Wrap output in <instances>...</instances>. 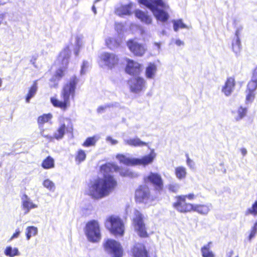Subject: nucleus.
<instances>
[{
    "label": "nucleus",
    "instance_id": "nucleus-35",
    "mask_svg": "<svg viewBox=\"0 0 257 257\" xmlns=\"http://www.w3.org/2000/svg\"><path fill=\"white\" fill-rule=\"evenodd\" d=\"M236 115L234 116L236 121H239L242 119L246 114L247 108L240 106L237 110Z\"/></svg>",
    "mask_w": 257,
    "mask_h": 257
},
{
    "label": "nucleus",
    "instance_id": "nucleus-47",
    "mask_svg": "<svg viewBox=\"0 0 257 257\" xmlns=\"http://www.w3.org/2000/svg\"><path fill=\"white\" fill-rule=\"evenodd\" d=\"M87 66H88L87 62H86L85 61H83L82 65H81V71H80V72L81 74L84 73L85 70H86V68L87 67Z\"/></svg>",
    "mask_w": 257,
    "mask_h": 257
},
{
    "label": "nucleus",
    "instance_id": "nucleus-23",
    "mask_svg": "<svg viewBox=\"0 0 257 257\" xmlns=\"http://www.w3.org/2000/svg\"><path fill=\"white\" fill-rule=\"evenodd\" d=\"M157 69V66L154 63H149L146 68V77L148 79L154 78L155 76Z\"/></svg>",
    "mask_w": 257,
    "mask_h": 257
},
{
    "label": "nucleus",
    "instance_id": "nucleus-22",
    "mask_svg": "<svg viewBox=\"0 0 257 257\" xmlns=\"http://www.w3.org/2000/svg\"><path fill=\"white\" fill-rule=\"evenodd\" d=\"M22 200V207L24 209L26 210V212H28L30 209L34 208L37 206L31 201L28 196L25 194L23 195Z\"/></svg>",
    "mask_w": 257,
    "mask_h": 257
},
{
    "label": "nucleus",
    "instance_id": "nucleus-31",
    "mask_svg": "<svg viewBox=\"0 0 257 257\" xmlns=\"http://www.w3.org/2000/svg\"><path fill=\"white\" fill-rule=\"evenodd\" d=\"M211 243V242H209L207 244L201 247V251L203 257H214L213 253L210 250Z\"/></svg>",
    "mask_w": 257,
    "mask_h": 257
},
{
    "label": "nucleus",
    "instance_id": "nucleus-18",
    "mask_svg": "<svg viewBox=\"0 0 257 257\" xmlns=\"http://www.w3.org/2000/svg\"><path fill=\"white\" fill-rule=\"evenodd\" d=\"M66 126L64 123L61 124L59 127L57 128L56 132L54 134L53 137L49 135H44V129L42 128L41 131V135L45 138L51 140L52 139H55L56 140L61 139L65 135V130Z\"/></svg>",
    "mask_w": 257,
    "mask_h": 257
},
{
    "label": "nucleus",
    "instance_id": "nucleus-17",
    "mask_svg": "<svg viewBox=\"0 0 257 257\" xmlns=\"http://www.w3.org/2000/svg\"><path fill=\"white\" fill-rule=\"evenodd\" d=\"M156 154L154 150H152L148 155H145L141 158H136L135 166H146L151 164L156 158Z\"/></svg>",
    "mask_w": 257,
    "mask_h": 257
},
{
    "label": "nucleus",
    "instance_id": "nucleus-54",
    "mask_svg": "<svg viewBox=\"0 0 257 257\" xmlns=\"http://www.w3.org/2000/svg\"><path fill=\"white\" fill-rule=\"evenodd\" d=\"M233 251L230 252L227 257H232V255H233Z\"/></svg>",
    "mask_w": 257,
    "mask_h": 257
},
{
    "label": "nucleus",
    "instance_id": "nucleus-27",
    "mask_svg": "<svg viewBox=\"0 0 257 257\" xmlns=\"http://www.w3.org/2000/svg\"><path fill=\"white\" fill-rule=\"evenodd\" d=\"M38 89L37 80L33 82L32 85L29 88L28 92L26 95V101L27 103L30 102V100L31 98L34 96L37 92Z\"/></svg>",
    "mask_w": 257,
    "mask_h": 257
},
{
    "label": "nucleus",
    "instance_id": "nucleus-10",
    "mask_svg": "<svg viewBox=\"0 0 257 257\" xmlns=\"http://www.w3.org/2000/svg\"><path fill=\"white\" fill-rule=\"evenodd\" d=\"M143 182L145 184L152 185L156 192H161L164 189V180L161 174L158 173L150 172L143 177Z\"/></svg>",
    "mask_w": 257,
    "mask_h": 257
},
{
    "label": "nucleus",
    "instance_id": "nucleus-53",
    "mask_svg": "<svg viewBox=\"0 0 257 257\" xmlns=\"http://www.w3.org/2000/svg\"><path fill=\"white\" fill-rule=\"evenodd\" d=\"M79 52V48L77 49L75 51V55H78Z\"/></svg>",
    "mask_w": 257,
    "mask_h": 257
},
{
    "label": "nucleus",
    "instance_id": "nucleus-51",
    "mask_svg": "<svg viewBox=\"0 0 257 257\" xmlns=\"http://www.w3.org/2000/svg\"><path fill=\"white\" fill-rule=\"evenodd\" d=\"M176 44L178 46H180L181 45H182L183 43L181 40H176Z\"/></svg>",
    "mask_w": 257,
    "mask_h": 257
},
{
    "label": "nucleus",
    "instance_id": "nucleus-15",
    "mask_svg": "<svg viewBox=\"0 0 257 257\" xmlns=\"http://www.w3.org/2000/svg\"><path fill=\"white\" fill-rule=\"evenodd\" d=\"M71 56V50L69 46L65 47L58 54L57 59L62 65L68 67L69 60Z\"/></svg>",
    "mask_w": 257,
    "mask_h": 257
},
{
    "label": "nucleus",
    "instance_id": "nucleus-39",
    "mask_svg": "<svg viewBox=\"0 0 257 257\" xmlns=\"http://www.w3.org/2000/svg\"><path fill=\"white\" fill-rule=\"evenodd\" d=\"M246 215H257V200L252 205L250 208H248L245 213Z\"/></svg>",
    "mask_w": 257,
    "mask_h": 257
},
{
    "label": "nucleus",
    "instance_id": "nucleus-46",
    "mask_svg": "<svg viewBox=\"0 0 257 257\" xmlns=\"http://www.w3.org/2000/svg\"><path fill=\"white\" fill-rule=\"evenodd\" d=\"M20 233H21L20 230L19 229V228H17L15 232L13 233L12 236L11 237V238H10L9 240L11 241L14 238L18 237L19 235H20Z\"/></svg>",
    "mask_w": 257,
    "mask_h": 257
},
{
    "label": "nucleus",
    "instance_id": "nucleus-55",
    "mask_svg": "<svg viewBox=\"0 0 257 257\" xmlns=\"http://www.w3.org/2000/svg\"><path fill=\"white\" fill-rule=\"evenodd\" d=\"M111 142H112V143L113 144H116V143H117V141H115V140H111Z\"/></svg>",
    "mask_w": 257,
    "mask_h": 257
},
{
    "label": "nucleus",
    "instance_id": "nucleus-36",
    "mask_svg": "<svg viewBox=\"0 0 257 257\" xmlns=\"http://www.w3.org/2000/svg\"><path fill=\"white\" fill-rule=\"evenodd\" d=\"M38 232L37 228L30 226L27 227L26 231V235L27 240H29L32 236H35Z\"/></svg>",
    "mask_w": 257,
    "mask_h": 257
},
{
    "label": "nucleus",
    "instance_id": "nucleus-42",
    "mask_svg": "<svg viewBox=\"0 0 257 257\" xmlns=\"http://www.w3.org/2000/svg\"><path fill=\"white\" fill-rule=\"evenodd\" d=\"M43 185L49 190H53L55 189L54 184L49 179L45 180L43 182Z\"/></svg>",
    "mask_w": 257,
    "mask_h": 257
},
{
    "label": "nucleus",
    "instance_id": "nucleus-5",
    "mask_svg": "<svg viewBox=\"0 0 257 257\" xmlns=\"http://www.w3.org/2000/svg\"><path fill=\"white\" fill-rule=\"evenodd\" d=\"M134 198L138 204L151 205L155 201V198L151 193L149 187L145 184L139 185L135 190Z\"/></svg>",
    "mask_w": 257,
    "mask_h": 257
},
{
    "label": "nucleus",
    "instance_id": "nucleus-52",
    "mask_svg": "<svg viewBox=\"0 0 257 257\" xmlns=\"http://www.w3.org/2000/svg\"><path fill=\"white\" fill-rule=\"evenodd\" d=\"M92 10L95 14H96V10L94 6L92 7Z\"/></svg>",
    "mask_w": 257,
    "mask_h": 257
},
{
    "label": "nucleus",
    "instance_id": "nucleus-49",
    "mask_svg": "<svg viewBox=\"0 0 257 257\" xmlns=\"http://www.w3.org/2000/svg\"><path fill=\"white\" fill-rule=\"evenodd\" d=\"M187 164L188 166L190 167L192 166V164H193L192 161L190 159H189L188 155L187 156Z\"/></svg>",
    "mask_w": 257,
    "mask_h": 257
},
{
    "label": "nucleus",
    "instance_id": "nucleus-12",
    "mask_svg": "<svg viewBox=\"0 0 257 257\" xmlns=\"http://www.w3.org/2000/svg\"><path fill=\"white\" fill-rule=\"evenodd\" d=\"M125 72L131 76H138L142 71V65L132 59H126Z\"/></svg>",
    "mask_w": 257,
    "mask_h": 257
},
{
    "label": "nucleus",
    "instance_id": "nucleus-13",
    "mask_svg": "<svg viewBox=\"0 0 257 257\" xmlns=\"http://www.w3.org/2000/svg\"><path fill=\"white\" fill-rule=\"evenodd\" d=\"M100 60L109 69H112L119 63V58L113 53L104 52L100 56Z\"/></svg>",
    "mask_w": 257,
    "mask_h": 257
},
{
    "label": "nucleus",
    "instance_id": "nucleus-30",
    "mask_svg": "<svg viewBox=\"0 0 257 257\" xmlns=\"http://www.w3.org/2000/svg\"><path fill=\"white\" fill-rule=\"evenodd\" d=\"M52 118V115L49 113L47 114H43L39 116L37 118V122L39 127L42 128L43 125L48 122Z\"/></svg>",
    "mask_w": 257,
    "mask_h": 257
},
{
    "label": "nucleus",
    "instance_id": "nucleus-41",
    "mask_svg": "<svg viewBox=\"0 0 257 257\" xmlns=\"http://www.w3.org/2000/svg\"><path fill=\"white\" fill-rule=\"evenodd\" d=\"M257 88V81L251 79L247 85L246 91L254 92Z\"/></svg>",
    "mask_w": 257,
    "mask_h": 257
},
{
    "label": "nucleus",
    "instance_id": "nucleus-37",
    "mask_svg": "<svg viewBox=\"0 0 257 257\" xmlns=\"http://www.w3.org/2000/svg\"><path fill=\"white\" fill-rule=\"evenodd\" d=\"M97 139L95 136L88 137L85 141L83 143L82 146L84 147H89L91 146H94Z\"/></svg>",
    "mask_w": 257,
    "mask_h": 257
},
{
    "label": "nucleus",
    "instance_id": "nucleus-6",
    "mask_svg": "<svg viewBox=\"0 0 257 257\" xmlns=\"http://www.w3.org/2000/svg\"><path fill=\"white\" fill-rule=\"evenodd\" d=\"M85 233L89 241L97 242L101 238L99 223L95 220H91L87 222L85 228Z\"/></svg>",
    "mask_w": 257,
    "mask_h": 257
},
{
    "label": "nucleus",
    "instance_id": "nucleus-9",
    "mask_svg": "<svg viewBox=\"0 0 257 257\" xmlns=\"http://www.w3.org/2000/svg\"><path fill=\"white\" fill-rule=\"evenodd\" d=\"M104 250L112 257H122L123 249L120 243L113 239H107L103 243Z\"/></svg>",
    "mask_w": 257,
    "mask_h": 257
},
{
    "label": "nucleus",
    "instance_id": "nucleus-29",
    "mask_svg": "<svg viewBox=\"0 0 257 257\" xmlns=\"http://www.w3.org/2000/svg\"><path fill=\"white\" fill-rule=\"evenodd\" d=\"M67 68L65 67V66H64L63 68H58L56 70L53 77L50 79V81L54 82L56 80H60L65 76V72Z\"/></svg>",
    "mask_w": 257,
    "mask_h": 257
},
{
    "label": "nucleus",
    "instance_id": "nucleus-44",
    "mask_svg": "<svg viewBox=\"0 0 257 257\" xmlns=\"http://www.w3.org/2000/svg\"><path fill=\"white\" fill-rule=\"evenodd\" d=\"M257 232V222L252 227L250 234L248 236V239L250 240L255 235Z\"/></svg>",
    "mask_w": 257,
    "mask_h": 257
},
{
    "label": "nucleus",
    "instance_id": "nucleus-11",
    "mask_svg": "<svg viewBox=\"0 0 257 257\" xmlns=\"http://www.w3.org/2000/svg\"><path fill=\"white\" fill-rule=\"evenodd\" d=\"M126 44L130 51L136 56H143L147 51L145 44L139 43L136 38L128 40Z\"/></svg>",
    "mask_w": 257,
    "mask_h": 257
},
{
    "label": "nucleus",
    "instance_id": "nucleus-4",
    "mask_svg": "<svg viewBox=\"0 0 257 257\" xmlns=\"http://www.w3.org/2000/svg\"><path fill=\"white\" fill-rule=\"evenodd\" d=\"M196 197L193 193L177 195L175 197V201L172 203V207L181 213L191 212L193 204L187 200H193Z\"/></svg>",
    "mask_w": 257,
    "mask_h": 257
},
{
    "label": "nucleus",
    "instance_id": "nucleus-45",
    "mask_svg": "<svg viewBox=\"0 0 257 257\" xmlns=\"http://www.w3.org/2000/svg\"><path fill=\"white\" fill-rule=\"evenodd\" d=\"M169 191L172 193H177L178 190V186L176 184H169L168 186Z\"/></svg>",
    "mask_w": 257,
    "mask_h": 257
},
{
    "label": "nucleus",
    "instance_id": "nucleus-7",
    "mask_svg": "<svg viewBox=\"0 0 257 257\" xmlns=\"http://www.w3.org/2000/svg\"><path fill=\"white\" fill-rule=\"evenodd\" d=\"M144 218L143 214L138 209L134 210V217L132 222L135 230L140 237L147 238L149 235L147 231Z\"/></svg>",
    "mask_w": 257,
    "mask_h": 257
},
{
    "label": "nucleus",
    "instance_id": "nucleus-8",
    "mask_svg": "<svg viewBox=\"0 0 257 257\" xmlns=\"http://www.w3.org/2000/svg\"><path fill=\"white\" fill-rule=\"evenodd\" d=\"M105 223L109 226L110 232L115 236H122L124 233V224L121 218L115 215L108 216Z\"/></svg>",
    "mask_w": 257,
    "mask_h": 257
},
{
    "label": "nucleus",
    "instance_id": "nucleus-43",
    "mask_svg": "<svg viewBox=\"0 0 257 257\" xmlns=\"http://www.w3.org/2000/svg\"><path fill=\"white\" fill-rule=\"evenodd\" d=\"M247 94L246 96V102H252L255 97V93L253 91H246Z\"/></svg>",
    "mask_w": 257,
    "mask_h": 257
},
{
    "label": "nucleus",
    "instance_id": "nucleus-21",
    "mask_svg": "<svg viewBox=\"0 0 257 257\" xmlns=\"http://www.w3.org/2000/svg\"><path fill=\"white\" fill-rule=\"evenodd\" d=\"M210 210L209 206L207 204H193L192 212H196L199 214H207Z\"/></svg>",
    "mask_w": 257,
    "mask_h": 257
},
{
    "label": "nucleus",
    "instance_id": "nucleus-34",
    "mask_svg": "<svg viewBox=\"0 0 257 257\" xmlns=\"http://www.w3.org/2000/svg\"><path fill=\"white\" fill-rule=\"evenodd\" d=\"M126 144L131 146L138 147L147 146V144L138 138L131 139L126 141Z\"/></svg>",
    "mask_w": 257,
    "mask_h": 257
},
{
    "label": "nucleus",
    "instance_id": "nucleus-38",
    "mask_svg": "<svg viewBox=\"0 0 257 257\" xmlns=\"http://www.w3.org/2000/svg\"><path fill=\"white\" fill-rule=\"evenodd\" d=\"M5 254L7 256L10 257H13L19 254V251L17 248H14L13 249L11 246H8L6 247L5 250Z\"/></svg>",
    "mask_w": 257,
    "mask_h": 257
},
{
    "label": "nucleus",
    "instance_id": "nucleus-20",
    "mask_svg": "<svg viewBox=\"0 0 257 257\" xmlns=\"http://www.w3.org/2000/svg\"><path fill=\"white\" fill-rule=\"evenodd\" d=\"M235 85L234 78L233 77H229L227 79L224 86L222 88L223 92L226 95H229Z\"/></svg>",
    "mask_w": 257,
    "mask_h": 257
},
{
    "label": "nucleus",
    "instance_id": "nucleus-3",
    "mask_svg": "<svg viewBox=\"0 0 257 257\" xmlns=\"http://www.w3.org/2000/svg\"><path fill=\"white\" fill-rule=\"evenodd\" d=\"M139 3L145 6L149 9L157 20L162 22H166L169 18V15L167 12L164 10H160L157 8L160 7L164 9H169V5L166 4L162 0H139Z\"/></svg>",
    "mask_w": 257,
    "mask_h": 257
},
{
    "label": "nucleus",
    "instance_id": "nucleus-1",
    "mask_svg": "<svg viewBox=\"0 0 257 257\" xmlns=\"http://www.w3.org/2000/svg\"><path fill=\"white\" fill-rule=\"evenodd\" d=\"M100 170L103 174V177L91 181L85 193L86 195L96 200L108 196L117 186V181L114 176L109 173L119 172L120 175L122 177L133 175V173L128 169H121L117 165L113 163H106L101 165Z\"/></svg>",
    "mask_w": 257,
    "mask_h": 257
},
{
    "label": "nucleus",
    "instance_id": "nucleus-26",
    "mask_svg": "<svg viewBox=\"0 0 257 257\" xmlns=\"http://www.w3.org/2000/svg\"><path fill=\"white\" fill-rule=\"evenodd\" d=\"M239 35V31H236L235 32V37L232 42V49L236 54L239 53L241 50V44Z\"/></svg>",
    "mask_w": 257,
    "mask_h": 257
},
{
    "label": "nucleus",
    "instance_id": "nucleus-50",
    "mask_svg": "<svg viewBox=\"0 0 257 257\" xmlns=\"http://www.w3.org/2000/svg\"><path fill=\"white\" fill-rule=\"evenodd\" d=\"M240 152L242 156H244L247 153V151L245 148H241L240 149Z\"/></svg>",
    "mask_w": 257,
    "mask_h": 257
},
{
    "label": "nucleus",
    "instance_id": "nucleus-32",
    "mask_svg": "<svg viewBox=\"0 0 257 257\" xmlns=\"http://www.w3.org/2000/svg\"><path fill=\"white\" fill-rule=\"evenodd\" d=\"M86 158V154L85 152L82 149H79L75 154V161L77 164H79L84 161Z\"/></svg>",
    "mask_w": 257,
    "mask_h": 257
},
{
    "label": "nucleus",
    "instance_id": "nucleus-33",
    "mask_svg": "<svg viewBox=\"0 0 257 257\" xmlns=\"http://www.w3.org/2000/svg\"><path fill=\"white\" fill-rule=\"evenodd\" d=\"M175 174L178 179H184L187 174L186 169L182 166L177 167L175 169Z\"/></svg>",
    "mask_w": 257,
    "mask_h": 257
},
{
    "label": "nucleus",
    "instance_id": "nucleus-24",
    "mask_svg": "<svg viewBox=\"0 0 257 257\" xmlns=\"http://www.w3.org/2000/svg\"><path fill=\"white\" fill-rule=\"evenodd\" d=\"M116 157L120 163L128 166H135L136 158H128L122 154H118L116 155Z\"/></svg>",
    "mask_w": 257,
    "mask_h": 257
},
{
    "label": "nucleus",
    "instance_id": "nucleus-48",
    "mask_svg": "<svg viewBox=\"0 0 257 257\" xmlns=\"http://www.w3.org/2000/svg\"><path fill=\"white\" fill-rule=\"evenodd\" d=\"M251 79L255 81H257V66L253 70Z\"/></svg>",
    "mask_w": 257,
    "mask_h": 257
},
{
    "label": "nucleus",
    "instance_id": "nucleus-2",
    "mask_svg": "<svg viewBox=\"0 0 257 257\" xmlns=\"http://www.w3.org/2000/svg\"><path fill=\"white\" fill-rule=\"evenodd\" d=\"M79 79L75 75L72 76L62 86L60 96L62 100H59L55 97L50 98V102L55 107L65 111L70 106V99L73 100L75 96V92Z\"/></svg>",
    "mask_w": 257,
    "mask_h": 257
},
{
    "label": "nucleus",
    "instance_id": "nucleus-56",
    "mask_svg": "<svg viewBox=\"0 0 257 257\" xmlns=\"http://www.w3.org/2000/svg\"><path fill=\"white\" fill-rule=\"evenodd\" d=\"M70 130H71V132H72V131H73V125H72V124H71V126H70Z\"/></svg>",
    "mask_w": 257,
    "mask_h": 257
},
{
    "label": "nucleus",
    "instance_id": "nucleus-16",
    "mask_svg": "<svg viewBox=\"0 0 257 257\" xmlns=\"http://www.w3.org/2000/svg\"><path fill=\"white\" fill-rule=\"evenodd\" d=\"M133 257H149L146 246L142 243H137L132 248Z\"/></svg>",
    "mask_w": 257,
    "mask_h": 257
},
{
    "label": "nucleus",
    "instance_id": "nucleus-28",
    "mask_svg": "<svg viewBox=\"0 0 257 257\" xmlns=\"http://www.w3.org/2000/svg\"><path fill=\"white\" fill-rule=\"evenodd\" d=\"M41 166L45 169H50L55 167L54 159L50 156H47L42 162Z\"/></svg>",
    "mask_w": 257,
    "mask_h": 257
},
{
    "label": "nucleus",
    "instance_id": "nucleus-14",
    "mask_svg": "<svg viewBox=\"0 0 257 257\" xmlns=\"http://www.w3.org/2000/svg\"><path fill=\"white\" fill-rule=\"evenodd\" d=\"M128 82L130 90L134 93L140 92L145 87V81L141 77L131 78L128 80Z\"/></svg>",
    "mask_w": 257,
    "mask_h": 257
},
{
    "label": "nucleus",
    "instance_id": "nucleus-19",
    "mask_svg": "<svg viewBox=\"0 0 257 257\" xmlns=\"http://www.w3.org/2000/svg\"><path fill=\"white\" fill-rule=\"evenodd\" d=\"M136 17L139 19L142 23L147 25L151 24L152 22V19L150 16L142 10H136L135 11Z\"/></svg>",
    "mask_w": 257,
    "mask_h": 257
},
{
    "label": "nucleus",
    "instance_id": "nucleus-40",
    "mask_svg": "<svg viewBox=\"0 0 257 257\" xmlns=\"http://www.w3.org/2000/svg\"><path fill=\"white\" fill-rule=\"evenodd\" d=\"M173 23V28L175 31L177 32L179 29H184L187 28V26L184 24L182 20H174Z\"/></svg>",
    "mask_w": 257,
    "mask_h": 257
},
{
    "label": "nucleus",
    "instance_id": "nucleus-25",
    "mask_svg": "<svg viewBox=\"0 0 257 257\" xmlns=\"http://www.w3.org/2000/svg\"><path fill=\"white\" fill-rule=\"evenodd\" d=\"M132 5L129 4L125 5H122L116 9V13L119 16L130 15L132 14L131 9Z\"/></svg>",
    "mask_w": 257,
    "mask_h": 257
}]
</instances>
